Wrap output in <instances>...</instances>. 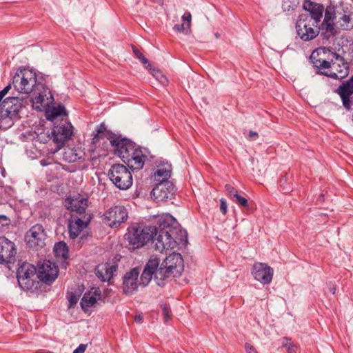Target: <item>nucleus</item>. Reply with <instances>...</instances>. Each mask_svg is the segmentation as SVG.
Instances as JSON below:
<instances>
[{
	"instance_id": "3c124183",
	"label": "nucleus",
	"mask_w": 353,
	"mask_h": 353,
	"mask_svg": "<svg viewBox=\"0 0 353 353\" xmlns=\"http://www.w3.org/2000/svg\"><path fill=\"white\" fill-rule=\"evenodd\" d=\"M87 347L86 344H80L77 348H76L72 353H84Z\"/></svg>"
},
{
	"instance_id": "8fccbe9b",
	"label": "nucleus",
	"mask_w": 353,
	"mask_h": 353,
	"mask_svg": "<svg viewBox=\"0 0 353 353\" xmlns=\"http://www.w3.org/2000/svg\"><path fill=\"white\" fill-rule=\"evenodd\" d=\"M227 203L225 199H221L220 200V210L223 214H225L227 212Z\"/></svg>"
},
{
	"instance_id": "72a5a7b5",
	"label": "nucleus",
	"mask_w": 353,
	"mask_h": 353,
	"mask_svg": "<svg viewBox=\"0 0 353 353\" xmlns=\"http://www.w3.org/2000/svg\"><path fill=\"white\" fill-rule=\"evenodd\" d=\"M176 223V219H174V222H172L169 226H168V230L170 228L175 229L176 232V236H173L172 239L176 240V246L183 243H186L188 241V234L185 230L179 229L176 227L173 226L174 224Z\"/></svg>"
},
{
	"instance_id": "2f4dec72",
	"label": "nucleus",
	"mask_w": 353,
	"mask_h": 353,
	"mask_svg": "<svg viewBox=\"0 0 353 353\" xmlns=\"http://www.w3.org/2000/svg\"><path fill=\"white\" fill-rule=\"evenodd\" d=\"M310 59L315 68L318 70L317 73L321 74V72L329 70L331 69L332 63L325 59H316L315 52L311 54Z\"/></svg>"
},
{
	"instance_id": "a19ab883",
	"label": "nucleus",
	"mask_w": 353,
	"mask_h": 353,
	"mask_svg": "<svg viewBox=\"0 0 353 353\" xmlns=\"http://www.w3.org/2000/svg\"><path fill=\"white\" fill-rule=\"evenodd\" d=\"M232 200L233 201V202L236 203V204H238L240 206H242V207H248V200L245 198L240 196L239 194H234V197H233L232 199Z\"/></svg>"
},
{
	"instance_id": "a878e982",
	"label": "nucleus",
	"mask_w": 353,
	"mask_h": 353,
	"mask_svg": "<svg viewBox=\"0 0 353 353\" xmlns=\"http://www.w3.org/2000/svg\"><path fill=\"white\" fill-rule=\"evenodd\" d=\"M172 173L171 164L163 163L157 166V170L152 175V181L154 183L171 182L169 181Z\"/></svg>"
},
{
	"instance_id": "412c9836",
	"label": "nucleus",
	"mask_w": 353,
	"mask_h": 353,
	"mask_svg": "<svg viewBox=\"0 0 353 353\" xmlns=\"http://www.w3.org/2000/svg\"><path fill=\"white\" fill-rule=\"evenodd\" d=\"M134 144L130 140L118 135L114 139H111V145L114 148L115 154L123 161L129 157V152Z\"/></svg>"
},
{
	"instance_id": "49530a36",
	"label": "nucleus",
	"mask_w": 353,
	"mask_h": 353,
	"mask_svg": "<svg viewBox=\"0 0 353 353\" xmlns=\"http://www.w3.org/2000/svg\"><path fill=\"white\" fill-rule=\"evenodd\" d=\"M225 190L228 192L231 199L234 197V194H238L237 190L232 186L230 184H226L225 185Z\"/></svg>"
},
{
	"instance_id": "0eeeda50",
	"label": "nucleus",
	"mask_w": 353,
	"mask_h": 353,
	"mask_svg": "<svg viewBox=\"0 0 353 353\" xmlns=\"http://www.w3.org/2000/svg\"><path fill=\"white\" fill-rule=\"evenodd\" d=\"M31 93H32V97L30 101L34 109L41 110L42 108L49 106L54 101L50 89L41 82H38Z\"/></svg>"
},
{
	"instance_id": "c03bdc74",
	"label": "nucleus",
	"mask_w": 353,
	"mask_h": 353,
	"mask_svg": "<svg viewBox=\"0 0 353 353\" xmlns=\"http://www.w3.org/2000/svg\"><path fill=\"white\" fill-rule=\"evenodd\" d=\"M182 19L183 21V23H185L187 28H190L191 25V19H192V15L190 12H186L184 13V14L182 16Z\"/></svg>"
},
{
	"instance_id": "ea45409f",
	"label": "nucleus",
	"mask_w": 353,
	"mask_h": 353,
	"mask_svg": "<svg viewBox=\"0 0 353 353\" xmlns=\"http://www.w3.org/2000/svg\"><path fill=\"white\" fill-rule=\"evenodd\" d=\"M282 345L285 347L289 353H293L295 352L296 346L292 342L289 338L284 337L282 339Z\"/></svg>"
},
{
	"instance_id": "dca6fc26",
	"label": "nucleus",
	"mask_w": 353,
	"mask_h": 353,
	"mask_svg": "<svg viewBox=\"0 0 353 353\" xmlns=\"http://www.w3.org/2000/svg\"><path fill=\"white\" fill-rule=\"evenodd\" d=\"M174 192L172 182L155 183L151 196L157 202L165 201L172 199Z\"/></svg>"
},
{
	"instance_id": "a211bd4d",
	"label": "nucleus",
	"mask_w": 353,
	"mask_h": 353,
	"mask_svg": "<svg viewBox=\"0 0 353 353\" xmlns=\"http://www.w3.org/2000/svg\"><path fill=\"white\" fill-rule=\"evenodd\" d=\"M90 219L91 216L88 214H85L82 217L72 215L68 220L70 238L76 239L81 232L87 227Z\"/></svg>"
},
{
	"instance_id": "cd10ccee",
	"label": "nucleus",
	"mask_w": 353,
	"mask_h": 353,
	"mask_svg": "<svg viewBox=\"0 0 353 353\" xmlns=\"http://www.w3.org/2000/svg\"><path fill=\"white\" fill-rule=\"evenodd\" d=\"M117 269L115 264L105 263L98 265L95 270L96 275L102 281H109L113 276L114 273Z\"/></svg>"
},
{
	"instance_id": "473e14b6",
	"label": "nucleus",
	"mask_w": 353,
	"mask_h": 353,
	"mask_svg": "<svg viewBox=\"0 0 353 353\" xmlns=\"http://www.w3.org/2000/svg\"><path fill=\"white\" fill-rule=\"evenodd\" d=\"M318 28H319V30H321L323 32V34L327 39L330 37L334 36L336 34L334 23L332 21H323L321 26H319Z\"/></svg>"
},
{
	"instance_id": "a18cd8bd",
	"label": "nucleus",
	"mask_w": 353,
	"mask_h": 353,
	"mask_svg": "<svg viewBox=\"0 0 353 353\" xmlns=\"http://www.w3.org/2000/svg\"><path fill=\"white\" fill-rule=\"evenodd\" d=\"M174 30L179 32H185L187 33L188 32L189 28H187L185 23L182 24H176L173 28Z\"/></svg>"
},
{
	"instance_id": "ddd939ff",
	"label": "nucleus",
	"mask_w": 353,
	"mask_h": 353,
	"mask_svg": "<svg viewBox=\"0 0 353 353\" xmlns=\"http://www.w3.org/2000/svg\"><path fill=\"white\" fill-rule=\"evenodd\" d=\"M59 273L58 266L50 261H43L38 265L37 269V277L46 283H51L57 277Z\"/></svg>"
},
{
	"instance_id": "6e6d98bb",
	"label": "nucleus",
	"mask_w": 353,
	"mask_h": 353,
	"mask_svg": "<svg viewBox=\"0 0 353 353\" xmlns=\"http://www.w3.org/2000/svg\"><path fill=\"white\" fill-rule=\"evenodd\" d=\"M330 292H332V294H334L335 293V290H336L335 287H332L330 288Z\"/></svg>"
},
{
	"instance_id": "f8f14e48",
	"label": "nucleus",
	"mask_w": 353,
	"mask_h": 353,
	"mask_svg": "<svg viewBox=\"0 0 353 353\" xmlns=\"http://www.w3.org/2000/svg\"><path fill=\"white\" fill-rule=\"evenodd\" d=\"M128 216L127 209L121 205H115L108 209L103 214V221L110 227H117Z\"/></svg>"
},
{
	"instance_id": "39448f33",
	"label": "nucleus",
	"mask_w": 353,
	"mask_h": 353,
	"mask_svg": "<svg viewBox=\"0 0 353 353\" xmlns=\"http://www.w3.org/2000/svg\"><path fill=\"white\" fill-rule=\"evenodd\" d=\"M38 84L36 73L28 69L20 70L12 78V86L19 92L27 97Z\"/></svg>"
},
{
	"instance_id": "7ed1b4c3",
	"label": "nucleus",
	"mask_w": 353,
	"mask_h": 353,
	"mask_svg": "<svg viewBox=\"0 0 353 353\" xmlns=\"http://www.w3.org/2000/svg\"><path fill=\"white\" fill-rule=\"evenodd\" d=\"M157 234V228L153 225H133L126 234L127 240L133 249L143 246Z\"/></svg>"
},
{
	"instance_id": "5701e85b",
	"label": "nucleus",
	"mask_w": 353,
	"mask_h": 353,
	"mask_svg": "<svg viewBox=\"0 0 353 353\" xmlns=\"http://www.w3.org/2000/svg\"><path fill=\"white\" fill-rule=\"evenodd\" d=\"M64 205L68 210L75 212L81 215L85 212L88 200L81 195L69 196L65 200Z\"/></svg>"
},
{
	"instance_id": "603ef678",
	"label": "nucleus",
	"mask_w": 353,
	"mask_h": 353,
	"mask_svg": "<svg viewBox=\"0 0 353 353\" xmlns=\"http://www.w3.org/2000/svg\"><path fill=\"white\" fill-rule=\"evenodd\" d=\"M245 348L247 353H258L256 349L250 343H245Z\"/></svg>"
},
{
	"instance_id": "864d4df0",
	"label": "nucleus",
	"mask_w": 353,
	"mask_h": 353,
	"mask_svg": "<svg viewBox=\"0 0 353 353\" xmlns=\"http://www.w3.org/2000/svg\"><path fill=\"white\" fill-rule=\"evenodd\" d=\"M143 320V316L141 314H137L134 316V321L138 323H141Z\"/></svg>"
},
{
	"instance_id": "de8ad7c7",
	"label": "nucleus",
	"mask_w": 353,
	"mask_h": 353,
	"mask_svg": "<svg viewBox=\"0 0 353 353\" xmlns=\"http://www.w3.org/2000/svg\"><path fill=\"white\" fill-rule=\"evenodd\" d=\"M12 85V84H8L7 86H6L2 90L0 91V104L3 101V99L5 97V96L8 94L9 90L11 89Z\"/></svg>"
},
{
	"instance_id": "58836bf2",
	"label": "nucleus",
	"mask_w": 353,
	"mask_h": 353,
	"mask_svg": "<svg viewBox=\"0 0 353 353\" xmlns=\"http://www.w3.org/2000/svg\"><path fill=\"white\" fill-rule=\"evenodd\" d=\"M63 159L68 162H75L79 158L72 149L68 148L63 154Z\"/></svg>"
},
{
	"instance_id": "13d9d810",
	"label": "nucleus",
	"mask_w": 353,
	"mask_h": 353,
	"mask_svg": "<svg viewBox=\"0 0 353 353\" xmlns=\"http://www.w3.org/2000/svg\"><path fill=\"white\" fill-rule=\"evenodd\" d=\"M153 1H155V2H157V1H159V0H153Z\"/></svg>"
},
{
	"instance_id": "2eb2a0df",
	"label": "nucleus",
	"mask_w": 353,
	"mask_h": 353,
	"mask_svg": "<svg viewBox=\"0 0 353 353\" xmlns=\"http://www.w3.org/2000/svg\"><path fill=\"white\" fill-rule=\"evenodd\" d=\"M349 74L348 63L337 55L336 61L332 62L331 69L321 72V74L335 79H343Z\"/></svg>"
},
{
	"instance_id": "c85d7f7f",
	"label": "nucleus",
	"mask_w": 353,
	"mask_h": 353,
	"mask_svg": "<svg viewBox=\"0 0 353 353\" xmlns=\"http://www.w3.org/2000/svg\"><path fill=\"white\" fill-rule=\"evenodd\" d=\"M117 135L113 134L107 130V127L104 123H101L98 125L95 130V132H93L92 142L97 143L100 139L107 138L111 143V139H114Z\"/></svg>"
},
{
	"instance_id": "f704fd0d",
	"label": "nucleus",
	"mask_w": 353,
	"mask_h": 353,
	"mask_svg": "<svg viewBox=\"0 0 353 353\" xmlns=\"http://www.w3.org/2000/svg\"><path fill=\"white\" fill-rule=\"evenodd\" d=\"M54 252L57 257L66 259L68 257V248L63 241L57 243L54 247Z\"/></svg>"
},
{
	"instance_id": "423d86ee",
	"label": "nucleus",
	"mask_w": 353,
	"mask_h": 353,
	"mask_svg": "<svg viewBox=\"0 0 353 353\" xmlns=\"http://www.w3.org/2000/svg\"><path fill=\"white\" fill-rule=\"evenodd\" d=\"M108 176L114 185L120 190H128L132 185L130 171L122 164H114L108 171Z\"/></svg>"
},
{
	"instance_id": "1a4fd4ad",
	"label": "nucleus",
	"mask_w": 353,
	"mask_h": 353,
	"mask_svg": "<svg viewBox=\"0 0 353 353\" xmlns=\"http://www.w3.org/2000/svg\"><path fill=\"white\" fill-rule=\"evenodd\" d=\"M51 137L53 142L57 144L56 150H60L64 145L65 142L69 140L72 134V126L70 123L62 119L59 124L55 125L51 132Z\"/></svg>"
},
{
	"instance_id": "6e6552de",
	"label": "nucleus",
	"mask_w": 353,
	"mask_h": 353,
	"mask_svg": "<svg viewBox=\"0 0 353 353\" xmlns=\"http://www.w3.org/2000/svg\"><path fill=\"white\" fill-rule=\"evenodd\" d=\"M47 232L41 224L32 225L26 233L25 240L27 245L33 249L39 250L46 245Z\"/></svg>"
},
{
	"instance_id": "f3484780",
	"label": "nucleus",
	"mask_w": 353,
	"mask_h": 353,
	"mask_svg": "<svg viewBox=\"0 0 353 353\" xmlns=\"http://www.w3.org/2000/svg\"><path fill=\"white\" fill-rule=\"evenodd\" d=\"M252 274L256 280L267 285L272 282L274 270L265 263H255L252 269Z\"/></svg>"
},
{
	"instance_id": "4d7b16f0",
	"label": "nucleus",
	"mask_w": 353,
	"mask_h": 353,
	"mask_svg": "<svg viewBox=\"0 0 353 353\" xmlns=\"http://www.w3.org/2000/svg\"><path fill=\"white\" fill-rule=\"evenodd\" d=\"M36 353H52L50 352H37Z\"/></svg>"
},
{
	"instance_id": "20e7f679",
	"label": "nucleus",
	"mask_w": 353,
	"mask_h": 353,
	"mask_svg": "<svg viewBox=\"0 0 353 353\" xmlns=\"http://www.w3.org/2000/svg\"><path fill=\"white\" fill-rule=\"evenodd\" d=\"M27 104V99H20L17 97L6 98L0 104L1 123L5 121L10 126L12 124V121L18 117V113L22 107Z\"/></svg>"
},
{
	"instance_id": "4c0bfd02",
	"label": "nucleus",
	"mask_w": 353,
	"mask_h": 353,
	"mask_svg": "<svg viewBox=\"0 0 353 353\" xmlns=\"http://www.w3.org/2000/svg\"><path fill=\"white\" fill-rule=\"evenodd\" d=\"M338 19L337 13L335 14L334 9L333 7H327L325 12V17L323 21H334V19Z\"/></svg>"
},
{
	"instance_id": "9b49d317",
	"label": "nucleus",
	"mask_w": 353,
	"mask_h": 353,
	"mask_svg": "<svg viewBox=\"0 0 353 353\" xmlns=\"http://www.w3.org/2000/svg\"><path fill=\"white\" fill-rule=\"evenodd\" d=\"M36 274L37 269L34 265L23 263L17 270V280L20 287L25 290L32 289L34 284L32 278Z\"/></svg>"
},
{
	"instance_id": "6ab92c4d",
	"label": "nucleus",
	"mask_w": 353,
	"mask_h": 353,
	"mask_svg": "<svg viewBox=\"0 0 353 353\" xmlns=\"http://www.w3.org/2000/svg\"><path fill=\"white\" fill-rule=\"evenodd\" d=\"M131 152H129V157L123 159L125 163L132 170L141 169L147 158L142 150L136 144L132 147Z\"/></svg>"
},
{
	"instance_id": "f03ea898",
	"label": "nucleus",
	"mask_w": 353,
	"mask_h": 353,
	"mask_svg": "<svg viewBox=\"0 0 353 353\" xmlns=\"http://www.w3.org/2000/svg\"><path fill=\"white\" fill-rule=\"evenodd\" d=\"M183 270V259L179 253L173 252L168 256L162 263H159L156 279L160 283H166L171 276H181Z\"/></svg>"
},
{
	"instance_id": "09e8293b",
	"label": "nucleus",
	"mask_w": 353,
	"mask_h": 353,
	"mask_svg": "<svg viewBox=\"0 0 353 353\" xmlns=\"http://www.w3.org/2000/svg\"><path fill=\"white\" fill-rule=\"evenodd\" d=\"M79 296L77 295H75L74 294H70V296H69V299H68L69 307H71L73 305H74L75 304H77V303L79 301Z\"/></svg>"
},
{
	"instance_id": "c756f323",
	"label": "nucleus",
	"mask_w": 353,
	"mask_h": 353,
	"mask_svg": "<svg viewBox=\"0 0 353 353\" xmlns=\"http://www.w3.org/2000/svg\"><path fill=\"white\" fill-rule=\"evenodd\" d=\"M67 115L65 108L62 105H59L57 107H53L51 109H49L46 112V118L48 120L52 121L54 122L56 124V120L59 118L65 117Z\"/></svg>"
},
{
	"instance_id": "b1692460",
	"label": "nucleus",
	"mask_w": 353,
	"mask_h": 353,
	"mask_svg": "<svg viewBox=\"0 0 353 353\" xmlns=\"http://www.w3.org/2000/svg\"><path fill=\"white\" fill-rule=\"evenodd\" d=\"M340 96L343 106L348 110L351 109L350 96L353 94V76L345 82H343L336 90Z\"/></svg>"
},
{
	"instance_id": "aec40b11",
	"label": "nucleus",
	"mask_w": 353,
	"mask_h": 353,
	"mask_svg": "<svg viewBox=\"0 0 353 353\" xmlns=\"http://www.w3.org/2000/svg\"><path fill=\"white\" fill-rule=\"evenodd\" d=\"M139 269L134 268L127 272L123 278V290L125 294H132L138 289Z\"/></svg>"
},
{
	"instance_id": "4be33fe9",
	"label": "nucleus",
	"mask_w": 353,
	"mask_h": 353,
	"mask_svg": "<svg viewBox=\"0 0 353 353\" xmlns=\"http://www.w3.org/2000/svg\"><path fill=\"white\" fill-rule=\"evenodd\" d=\"M304 10L309 12L308 14L301 15V18L308 19H311L316 24H319L323 17L324 7L321 4L314 3L310 0H305L303 3Z\"/></svg>"
},
{
	"instance_id": "393cba45",
	"label": "nucleus",
	"mask_w": 353,
	"mask_h": 353,
	"mask_svg": "<svg viewBox=\"0 0 353 353\" xmlns=\"http://www.w3.org/2000/svg\"><path fill=\"white\" fill-rule=\"evenodd\" d=\"M101 298V290L98 288H92L90 290L83 294V298L80 302L81 308L85 312L88 311V308L94 305L98 300Z\"/></svg>"
},
{
	"instance_id": "e433bc0d",
	"label": "nucleus",
	"mask_w": 353,
	"mask_h": 353,
	"mask_svg": "<svg viewBox=\"0 0 353 353\" xmlns=\"http://www.w3.org/2000/svg\"><path fill=\"white\" fill-rule=\"evenodd\" d=\"M299 4V0H284L283 8L285 11L294 10Z\"/></svg>"
},
{
	"instance_id": "bb28decb",
	"label": "nucleus",
	"mask_w": 353,
	"mask_h": 353,
	"mask_svg": "<svg viewBox=\"0 0 353 353\" xmlns=\"http://www.w3.org/2000/svg\"><path fill=\"white\" fill-rule=\"evenodd\" d=\"M337 23L343 30H350L353 28V10L342 9V12L337 11Z\"/></svg>"
},
{
	"instance_id": "37998d69",
	"label": "nucleus",
	"mask_w": 353,
	"mask_h": 353,
	"mask_svg": "<svg viewBox=\"0 0 353 353\" xmlns=\"http://www.w3.org/2000/svg\"><path fill=\"white\" fill-rule=\"evenodd\" d=\"M163 318L165 322H167L170 319V308L166 304L163 303L161 305Z\"/></svg>"
},
{
	"instance_id": "79ce46f5",
	"label": "nucleus",
	"mask_w": 353,
	"mask_h": 353,
	"mask_svg": "<svg viewBox=\"0 0 353 353\" xmlns=\"http://www.w3.org/2000/svg\"><path fill=\"white\" fill-rule=\"evenodd\" d=\"M132 50L137 59H139L141 63L144 65H148L150 64L148 60L144 57V55L135 47H132Z\"/></svg>"
},
{
	"instance_id": "4468645a",
	"label": "nucleus",
	"mask_w": 353,
	"mask_h": 353,
	"mask_svg": "<svg viewBox=\"0 0 353 353\" xmlns=\"http://www.w3.org/2000/svg\"><path fill=\"white\" fill-rule=\"evenodd\" d=\"M159 259L154 257L151 258L147 262L144 270L140 276V284L144 287L147 286L151 279L153 278L156 283L159 286H163L165 283H160L156 279V273L159 270Z\"/></svg>"
},
{
	"instance_id": "7c9ffc66",
	"label": "nucleus",
	"mask_w": 353,
	"mask_h": 353,
	"mask_svg": "<svg viewBox=\"0 0 353 353\" xmlns=\"http://www.w3.org/2000/svg\"><path fill=\"white\" fill-rule=\"evenodd\" d=\"M16 254L14 245L10 241L6 240L5 245H0V258L2 259H9Z\"/></svg>"
},
{
	"instance_id": "5fc2aeb1",
	"label": "nucleus",
	"mask_w": 353,
	"mask_h": 353,
	"mask_svg": "<svg viewBox=\"0 0 353 353\" xmlns=\"http://www.w3.org/2000/svg\"><path fill=\"white\" fill-rule=\"evenodd\" d=\"M249 136L251 139H255L258 137V134L255 132L250 131L249 133Z\"/></svg>"
},
{
	"instance_id": "f257e3e1",
	"label": "nucleus",
	"mask_w": 353,
	"mask_h": 353,
	"mask_svg": "<svg viewBox=\"0 0 353 353\" xmlns=\"http://www.w3.org/2000/svg\"><path fill=\"white\" fill-rule=\"evenodd\" d=\"M172 222H174V218L168 214H163L159 219V230H157V234H154L152 243L157 251L163 252L168 250H172L176 247V240L172 239L176 236V230L170 228L168 226Z\"/></svg>"
},
{
	"instance_id": "c9c22d12",
	"label": "nucleus",
	"mask_w": 353,
	"mask_h": 353,
	"mask_svg": "<svg viewBox=\"0 0 353 353\" xmlns=\"http://www.w3.org/2000/svg\"><path fill=\"white\" fill-rule=\"evenodd\" d=\"M146 68L150 70L152 75L163 85L168 84V81L166 77L160 71L152 67L151 64L146 65Z\"/></svg>"
},
{
	"instance_id": "9d476101",
	"label": "nucleus",
	"mask_w": 353,
	"mask_h": 353,
	"mask_svg": "<svg viewBox=\"0 0 353 353\" xmlns=\"http://www.w3.org/2000/svg\"><path fill=\"white\" fill-rule=\"evenodd\" d=\"M311 19H305L300 17L296 23V32L301 40L308 41L314 39L319 33L318 25Z\"/></svg>"
}]
</instances>
